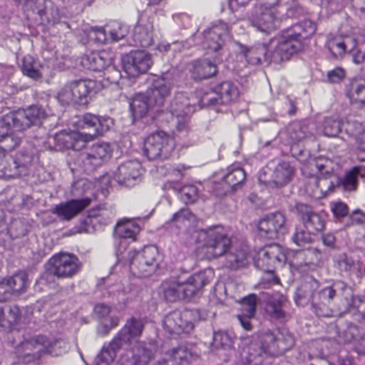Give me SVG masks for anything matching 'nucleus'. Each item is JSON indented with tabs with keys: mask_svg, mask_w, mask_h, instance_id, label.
Segmentation results:
<instances>
[{
	"mask_svg": "<svg viewBox=\"0 0 365 365\" xmlns=\"http://www.w3.org/2000/svg\"><path fill=\"white\" fill-rule=\"evenodd\" d=\"M257 296L250 294L242 299L240 313L237 314V319L241 326L247 331L252 329L250 320L254 318L256 313Z\"/></svg>",
	"mask_w": 365,
	"mask_h": 365,
	"instance_id": "nucleus-35",
	"label": "nucleus"
},
{
	"mask_svg": "<svg viewBox=\"0 0 365 365\" xmlns=\"http://www.w3.org/2000/svg\"><path fill=\"white\" fill-rule=\"evenodd\" d=\"M361 169L359 167H354L346 172L344 177L339 180L338 186L345 191H354L357 187V179L361 175Z\"/></svg>",
	"mask_w": 365,
	"mask_h": 365,
	"instance_id": "nucleus-49",
	"label": "nucleus"
},
{
	"mask_svg": "<svg viewBox=\"0 0 365 365\" xmlns=\"http://www.w3.org/2000/svg\"><path fill=\"white\" fill-rule=\"evenodd\" d=\"M31 162L30 156H25L24 160L19 158L16 160L9 155L0 156V176L16 178L26 175Z\"/></svg>",
	"mask_w": 365,
	"mask_h": 365,
	"instance_id": "nucleus-21",
	"label": "nucleus"
},
{
	"mask_svg": "<svg viewBox=\"0 0 365 365\" xmlns=\"http://www.w3.org/2000/svg\"><path fill=\"white\" fill-rule=\"evenodd\" d=\"M70 82L66 83L57 93V99L63 105L76 104Z\"/></svg>",
	"mask_w": 365,
	"mask_h": 365,
	"instance_id": "nucleus-56",
	"label": "nucleus"
},
{
	"mask_svg": "<svg viewBox=\"0 0 365 365\" xmlns=\"http://www.w3.org/2000/svg\"><path fill=\"white\" fill-rule=\"evenodd\" d=\"M6 280L13 294L26 292L28 286V277L26 272L21 271L18 272L12 277L6 278Z\"/></svg>",
	"mask_w": 365,
	"mask_h": 365,
	"instance_id": "nucleus-48",
	"label": "nucleus"
},
{
	"mask_svg": "<svg viewBox=\"0 0 365 365\" xmlns=\"http://www.w3.org/2000/svg\"><path fill=\"white\" fill-rule=\"evenodd\" d=\"M227 266L232 269H238L248 262V252L245 248L230 252L226 255Z\"/></svg>",
	"mask_w": 365,
	"mask_h": 365,
	"instance_id": "nucleus-50",
	"label": "nucleus"
},
{
	"mask_svg": "<svg viewBox=\"0 0 365 365\" xmlns=\"http://www.w3.org/2000/svg\"><path fill=\"white\" fill-rule=\"evenodd\" d=\"M318 288V281L312 277H309L299 288V294L302 297L309 299L317 314L324 316V314L318 312L317 308L320 309L321 305H328L335 297L336 290L333 287H327L317 292Z\"/></svg>",
	"mask_w": 365,
	"mask_h": 365,
	"instance_id": "nucleus-8",
	"label": "nucleus"
},
{
	"mask_svg": "<svg viewBox=\"0 0 365 365\" xmlns=\"http://www.w3.org/2000/svg\"><path fill=\"white\" fill-rule=\"evenodd\" d=\"M329 177H311L306 185V190L313 197H323L334 190V183L330 179L331 174L329 173Z\"/></svg>",
	"mask_w": 365,
	"mask_h": 365,
	"instance_id": "nucleus-31",
	"label": "nucleus"
},
{
	"mask_svg": "<svg viewBox=\"0 0 365 365\" xmlns=\"http://www.w3.org/2000/svg\"><path fill=\"white\" fill-rule=\"evenodd\" d=\"M90 202L88 198L71 200L56 205L52 212L61 220L69 221L87 207Z\"/></svg>",
	"mask_w": 365,
	"mask_h": 365,
	"instance_id": "nucleus-26",
	"label": "nucleus"
},
{
	"mask_svg": "<svg viewBox=\"0 0 365 365\" xmlns=\"http://www.w3.org/2000/svg\"><path fill=\"white\" fill-rule=\"evenodd\" d=\"M106 28L110 42L123 38L128 33L126 26L118 21L110 22Z\"/></svg>",
	"mask_w": 365,
	"mask_h": 365,
	"instance_id": "nucleus-53",
	"label": "nucleus"
},
{
	"mask_svg": "<svg viewBox=\"0 0 365 365\" xmlns=\"http://www.w3.org/2000/svg\"><path fill=\"white\" fill-rule=\"evenodd\" d=\"M130 262V269L133 275L146 277L154 273L158 267L160 256L155 246L145 247L141 251L128 250L127 256H122Z\"/></svg>",
	"mask_w": 365,
	"mask_h": 365,
	"instance_id": "nucleus-4",
	"label": "nucleus"
},
{
	"mask_svg": "<svg viewBox=\"0 0 365 365\" xmlns=\"http://www.w3.org/2000/svg\"><path fill=\"white\" fill-rule=\"evenodd\" d=\"M175 148L173 138L164 132H157L148 136L144 142L143 153L149 160L167 158Z\"/></svg>",
	"mask_w": 365,
	"mask_h": 365,
	"instance_id": "nucleus-7",
	"label": "nucleus"
},
{
	"mask_svg": "<svg viewBox=\"0 0 365 365\" xmlns=\"http://www.w3.org/2000/svg\"><path fill=\"white\" fill-rule=\"evenodd\" d=\"M272 39L270 40L268 46L266 44H257L250 48L241 47V57L245 58L247 61L252 65H258L262 62H273L274 63H280L281 62H276L274 61L273 51L271 47Z\"/></svg>",
	"mask_w": 365,
	"mask_h": 365,
	"instance_id": "nucleus-24",
	"label": "nucleus"
},
{
	"mask_svg": "<svg viewBox=\"0 0 365 365\" xmlns=\"http://www.w3.org/2000/svg\"><path fill=\"white\" fill-rule=\"evenodd\" d=\"M323 133L325 136L334 138L339 133L342 135V119L327 118L322 125Z\"/></svg>",
	"mask_w": 365,
	"mask_h": 365,
	"instance_id": "nucleus-52",
	"label": "nucleus"
},
{
	"mask_svg": "<svg viewBox=\"0 0 365 365\" xmlns=\"http://www.w3.org/2000/svg\"><path fill=\"white\" fill-rule=\"evenodd\" d=\"M294 254L292 250H285L279 245L274 244L260 249L254 257L255 264L263 270H269L277 264L289 262L293 264L290 259Z\"/></svg>",
	"mask_w": 365,
	"mask_h": 365,
	"instance_id": "nucleus-6",
	"label": "nucleus"
},
{
	"mask_svg": "<svg viewBox=\"0 0 365 365\" xmlns=\"http://www.w3.org/2000/svg\"><path fill=\"white\" fill-rule=\"evenodd\" d=\"M214 93L218 98L209 100L211 104L215 103H228L235 100L239 96L237 87L231 81H224L217 85L214 89Z\"/></svg>",
	"mask_w": 365,
	"mask_h": 365,
	"instance_id": "nucleus-34",
	"label": "nucleus"
},
{
	"mask_svg": "<svg viewBox=\"0 0 365 365\" xmlns=\"http://www.w3.org/2000/svg\"><path fill=\"white\" fill-rule=\"evenodd\" d=\"M130 108L135 119L144 117L150 109L155 108L148 96L136 95L130 102Z\"/></svg>",
	"mask_w": 365,
	"mask_h": 365,
	"instance_id": "nucleus-41",
	"label": "nucleus"
},
{
	"mask_svg": "<svg viewBox=\"0 0 365 365\" xmlns=\"http://www.w3.org/2000/svg\"><path fill=\"white\" fill-rule=\"evenodd\" d=\"M181 197L185 202H195L198 196L197 188L193 185H184L180 189Z\"/></svg>",
	"mask_w": 365,
	"mask_h": 365,
	"instance_id": "nucleus-59",
	"label": "nucleus"
},
{
	"mask_svg": "<svg viewBox=\"0 0 365 365\" xmlns=\"http://www.w3.org/2000/svg\"><path fill=\"white\" fill-rule=\"evenodd\" d=\"M140 228L133 220L123 219L118 222L115 227V234L120 238L136 240Z\"/></svg>",
	"mask_w": 365,
	"mask_h": 365,
	"instance_id": "nucleus-43",
	"label": "nucleus"
},
{
	"mask_svg": "<svg viewBox=\"0 0 365 365\" xmlns=\"http://www.w3.org/2000/svg\"><path fill=\"white\" fill-rule=\"evenodd\" d=\"M259 234L262 237L275 239L287 232L285 216L279 212H274L261 219L258 223Z\"/></svg>",
	"mask_w": 365,
	"mask_h": 365,
	"instance_id": "nucleus-15",
	"label": "nucleus"
},
{
	"mask_svg": "<svg viewBox=\"0 0 365 365\" xmlns=\"http://www.w3.org/2000/svg\"><path fill=\"white\" fill-rule=\"evenodd\" d=\"M113 58L114 53L110 51L92 52L83 58L82 64L89 70L100 72L110 67Z\"/></svg>",
	"mask_w": 365,
	"mask_h": 365,
	"instance_id": "nucleus-27",
	"label": "nucleus"
},
{
	"mask_svg": "<svg viewBox=\"0 0 365 365\" xmlns=\"http://www.w3.org/2000/svg\"><path fill=\"white\" fill-rule=\"evenodd\" d=\"M81 123L82 128L93 130L92 133H88L93 135L95 138L109 129L110 124H112V120L109 118H100L96 115L86 113L82 117Z\"/></svg>",
	"mask_w": 365,
	"mask_h": 365,
	"instance_id": "nucleus-32",
	"label": "nucleus"
},
{
	"mask_svg": "<svg viewBox=\"0 0 365 365\" xmlns=\"http://www.w3.org/2000/svg\"><path fill=\"white\" fill-rule=\"evenodd\" d=\"M233 344L232 336L223 331H219L214 333L213 345L216 348H222L224 349H230Z\"/></svg>",
	"mask_w": 365,
	"mask_h": 365,
	"instance_id": "nucleus-55",
	"label": "nucleus"
},
{
	"mask_svg": "<svg viewBox=\"0 0 365 365\" xmlns=\"http://www.w3.org/2000/svg\"><path fill=\"white\" fill-rule=\"evenodd\" d=\"M264 350L257 344H251L242 353V360L246 365H259L263 361Z\"/></svg>",
	"mask_w": 365,
	"mask_h": 365,
	"instance_id": "nucleus-46",
	"label": "nucleus"
},
{
	"mask_svg": "<svg viewBox=\"0 0 365 365\" xmlns=\"http://www.w3.org/2000/svg\"><path fill=\"white\" fill-rule=\"evenodd\" d=\"M23 359L25 362L38 359L46 353L59 355L66 351L67 344L61 339H53L44 335H37L21 344Z\"/></svg>",
	"mask_w": 365,
	"mask_h": 365,
	"instance_id": "nucleus-3",
	"label": "nucleus"
},
{
	"mask_svg": "<svg viewBox=\"0 0 365 365\" xmlns=\"http://www.w3.org/2000/svg\"><path fill=\"white\" fill-rule=\"evenodd\" d=\"M292 239L299 247H305L312 242L310 231L307 230V228L302 225L296 227L295 232Z\"/></svg>",
	"mask_w": 365,
	"mask_h": 365,
	"instance_id": "nucleus-54",
	"label": "nucleus"
},
{
	"mask_svg": "<svg viewBox=\"0 0 365 365\" xmlns=\"http://www.w3.org/2000/svg\"><path fill=\"white\" fill-rule=\"evenodd\" d=\"M155 352L153 344L137 341L120 356L119 363L120 365H148L154 359Z\"/></svg>",
	"mask_w": 365,
	"mask_h": 365,
	"instance_id": "nucleus-11",
	"label": "nucleus"
},
{
	"mask_svg": "<svg viewBox=\"0 0 365 365\" xmlns=\"http://www.w3.org/2000/svg\"><path fill=\"white\" fill-rule=\"evenodd\" d=\"M346 96L353 103L365 106V80L352 79L348 86Z\"/></svg>",
	"mask_w": 365,
	"mask_h": 365,
	"instance_id": "nucleus-42",
	"label": "nucleus"
},
{
	"mask_svg": "<svg viewBox=\"0 0 365 365\" xmlns=\"http://www.w3.org/2000/svg\"><path fill=\"white\" fill-rule=\"evenodd\" d=\"M212 276L213 272L209 269L187 278L173 277L162 283L161 293L165 299L170 302L190 299L209 283Z\"/></svg>",
	"mask_w": 365,
	"mask_h": 365,
	"instance_id": "nucleus-2",
	"label": "nucleus"
},
{
	"mask_svg": "<svg viewBox=\"0 0 365 365\" xmlns=\"http://www.w3.org/2000/svg\"><path fill=\"white\" fill-rule=\"evenodd\" d=\"M316 29L314 22L304 19L284 31L281 36L272 38L274 61L283 62L289 60L293 54L302 48V40L312 36Z\"/></svg>",
	"mask_w": 365,
	"mask_h": 365,
	"instance_id": "nucleus-1",
	"label": "nucleus"
},
{
	"mask_svg": "<svg viewBox=\"0 0 365 365\" xmlns=\"http://www.w3.org/2000/svg\"><path fill=\"white\" fill-rule=\"evenodd\" d=\"M197 358L192 347L180 346L165 354L160 360H165V365H189Z\"/></svg>",
	"mask_w": 365,
	"mask_h": 365,
	"instance_id": "nucleus-30",
	"label": "nucleus"
},
{
	"mask_svg": "<svg viewBox=\"0 0 365 365\" xmlns=\"http://www.w3.org/2000/svg\"><path fill=\"white\" fill-rule=\"evenodd\" d=\"M153 19L146 16H142L133 30L134 41L142 47H148L153 44Z\"/></svg>",
	"mask_w": 365,
	"mask_h": 365,
	"instance_id": "nucleus-29",
	"label": "nucleus"
},
{
	"mask_svg": "<svg viewBox=\"0 0 365 365\" xmlns=\"http://www.w3.org/2000/svg\"><path fill=\"white\" fill-rule=\"evenodd\" d=\"M214 293L219 300H224L227 296V287L222 282L216 284L214 288Z\"/></svg>",
	"mask_w": 365,
	"mask_h": 365,
	"instance_id": "nucleus-64",
	"label": "nucleus"
},
{
	"mask_svg": "<svg viewBox=\"0 0 365 365\" xmlns=\"http://www.w3.org/2000/svg\"><path fill=\"white\" fill-rule=\"evenodd\" d=\"M118 344H114L113 338L107 346H104L96 359V365H110L115 359L117 351L123 346L120 342Z\"/></svg>",
	"mask_w": 365,
	"mask_h": 365,
	"instance_id": "nucleus-44",
	"label": "nucleus"
},
{
	"mask_svg": "<svg viewBox=\"0 0 365 365\" xmlns=\"http://www.w3.org/2000/svg\"><path fill=\"white\" fill-rule=\"evenodd\" d=\"M13 293L6 278L0 279V302H6L11 298Z\"/></svg>",
	"mask_w": 365,
	"mask_h": 365,
	"instance_id": "nucleus-61",
	"label": "nucleus"
},
{
	"mask_svg": "<svg viewBox=\"0 0 365 365\" xmlns=\"http://www.w3.org/2000/svg\"><path fill=\"white\" fill-rule=\"evenodd\" d=\"M76 104L84 105L88 96L94 89L96 83L91 80H79L70 82Z\"/></svg>",
	"mask_w": 365,
	"mask_h": 365,
	"instance_id": "nucleus-38",
	"label": "nucleus"
},
{
	"mask_svg": "<svg viewBox=\"0 0 365 365\" xmlns=\"http://www.w3.org/2000/svg\"><path fill=\"white\" fill-rule=\"evenodd\" d=\"M46 113L39 106H32L26 110L9 113L4 115L6 123H13L16 130H23L32 125H37L41 120L45 118Z\"/></svg>",
	"mask_w": 365,
	"mask_h": 365,
	"instance_id": "nucleus-9",
	"label": "nucleus"
},
{
	"mask_svg": "<svg viewBox=\"0 0 365 365\" xmlns=\"http://www.w3.org/2000/svg\"><path fill=\"white\" fill-rule=\"evenodd\" d=\"M229 36V26L227 24L220 21L212 28L203 33L202 47L217 51L221 48L224 38Z\"/></svg>",
	"mask_w": 365,
	"mask_h": 365,
	"instance_id": "nucleus-23",
	"label": "nucleus"
},
{
	"mask_svg": "<svg viewBox=\"0 0 365 365\" xmlns=\"http://www.w3.org/2000/svg\"><path fill=\"white\" fill-rule=\"evenodd\" d=\"M94 313L99 318H104L110 313V307L105 304H98L94 307Z\"/></svg>",
	"mask_w": 365,
	"mask_h": 365,
	"instance_id": "nucleus-63",
	"label": "nucleus"
},
{
	"mask_svg": "<svg viewBox=\"0 0 365 365\" xmlns=\"http://www.w3.org/2000/svg\"><path fill=\"white\" fill-rule=\"evenodd\" d=\"M112 153L110 145L106 143H96L82 155V163L86 172H92L108 160Z\"/></svg>",
	"mask_w": 365,
	"mask_h": 365,
	"instance_id": "nucleus-16",
	"label": "nucleus"
},
{
	"mask_svg": "<svg viewBox=\"0 0 365 365\" xmlns=\"http://www.w3.org/2000/svg\"><path fill=\"white\" fill-rule=\"evenodd\" d=\"M345 76V71L339 67H336L327 73V79L330 83H338Z\"/></svg>",
	"mask_w": 365,
	"mask_h": 365,
	"instance_id": "nucleus-62",
	"label": "nucleus"
},
{
	"mask_svg": "<svg viewBox=\"0 0 365 365\" xmlns=\"http://www.w3.org/2000/svg\"><path fill=\"white\" fill-rule=\"evenodd\" d=\"M190 71L195 80H202L213 76L217 69L215 63L208 60H197L191 63Z\"/></svg>",
	"mask_w": 365,
	"mask_h": 365,
	"instance_id": "nucleus-39",
	"label": "nucleus"
},
{
	"mask_svg": "<svg viewBox=\"0 0 365 365\" xmlns=\"http://www.w3.org/2000/svg\"><path fill=\"white\" fill-rule=\"evenodd\" d=\"M297 210L302 214L303 225L307 229H312L313 231H321L324 228V221L321 217L312 211L304 204H298Z\"/></svg>",
	"mask_w": 365,
	"mask_h": 365,
	"instance_id": "nucleus-40",
	"label": "nucleus"
},
{
	"mask_svg": "<svg viewBox=\"0 0 365 365\" xmlns=\"http://www.w3.org/2000/svg\"><path fill=\"white\" fill-rule=\"evenodd\" d=\"M173 87V81L168 73L154 79L151 86L148 90V97L155 107L163 106L165 100L170 96Z\"/></svg>",
	"mask_w": 365,
	"mask_h": 365,
	"instance_id": "nucleus-19",
	"label": "nucleus"
},
{
	"mask_svg": "<svg viewBox=\"0 0 365 365\" xmlns=\"http://www.w3.org/2000/svg\"><path fill=\"white\" fill-rule=\"evenodd\" d=\"M365 128V125L354 115H348L342 119V136L346 141L355 140Z\"/></svg>",
	"mask_w": 365,
	"mask_h": 365,
	"instance_id": "nucleus-37",
	"label": "nucleus"
},
{
	"mask_svg": "<svg viewBox=\"0 0 365 365\" xmlns=\"http://www.w3.org/2000/svg\"><path fill=\"white\" fill-rule=\"evenodd\" d=\"M58 278L56 271H55L53 266L48 261L45 265L44 272L36 280L35 284V289L41 292L43 290V286H52L55 284V279Z\"/></svg>",
	"mask_w": 365,
	"mask_h": 365,
	"instance_id": "nucleus-47",
	"label": "nucleus"
},
{
	"mask_svg": "<svg viewBox=\"0 0 365 365\" xmlns=\"http://www.w3.org/2000/svg\"><path fill=\"white\" fill-rule=\"evenodd\" d=\"M144 329V322L141 319L131 317L114 337V344L120 342L123 345L131 344L139 338Z\"/></svg>",
	"mask_w": 365,
	"mask_h": 365,
	"instance_id": "nucleus-25",
	"label": "nucleus"
},
{
	"mask_svg": "<svg viewBox=\"0 0 365 365\" xmlns=\"http://www.w3.org/2000/svg\"><path fill=\"white\" fill-rule=\"evenodd\" d=\"M335 266L341 272H351L355 269L356 264L349 258L346 254H340L335 257L334 259Z\"/></svg>",
	"mask_w": 365,
	"mask_h": 365,
	"instance_id": "nucleus-57",
	"label": "nucleus"
},
{
	"mask_svg": "<svg viewBox=\"0 0 365 365\" xmlns=\"http://www.w3.org/2000/svg\"><path fill=\"white\" fill-rule=\"evenodd\" d=\"M93 135L78 131H61L54 137L56 145L60 148L80 150L86 143L93 140Z\"/></svg>",
	"mask_w": 365,
	"mask_h": 365,
	"instance_id": "nucleus-20",
	"label": "nucleus"
},
{
	"mask_svg": "<svg viewBox=\"0 0 365 365\" xmlns=\"http://www.w3.org/2000/svg\"><path fill=\"white\" fill-rule=\"evenodd\" d=\"M90 40L98 43H106L110 41L106 26L104 28H92L88 32Z\"/></svg>",
	"mask_w": 365,
	"mask_h": 365,
	"instance_id": "nucleus-58",
	"label": "nucleus"
},
{
	"mask_svg": "<svg viewBox=\"0 0 365 365\" xmlns=\"http://www.w3.org/2000/svg\"><path fill=\"white\" fill-rule=\"evenodd\" d=\"M58 274V279L71 278L80 270L81 263L73 254L61 252L48 260Z\"/></svg>",
	"mask_w": 365,
	"mask_h": 365,
	"instance_id": "nucleus-14",
	"label": "nucleus"
},
{
	"mask_svg": "<svg viewBox=\"0 0 365 365\" xmlns=\"http://www.w3.org/2000/svg\"><path fill=\"white\" fill-rule=\"evenodd\" d=\"M141 174L140 163L137 160H131L121 163L113 176L119 185L133 187L140 181Z\"/></svg>",
	"mask_w": 365,
	"mask_h": 365,
	"instance_id": "nucleus-18",
	"label": "nucleus"
},
{
	"mask_svg": "<svg viewBox=\"0 0 365 365\" xmlns=\"http://www.w3.org/2000/svg\"><path fill=\"white\" fill-rule=\"evenodd\" d=\"M191 314L190 311L170 312L164 319V329L170 334L189 333L194 328L193 323L190 320Z\"/></svg>",
	"mask_w": 365,
	"mask_h": 365,
	"instance_id": "nucleus-17",
	"label": "nucleus"
},
{
	"mask_svg": "<svg viewBox=\"0 0 365 365\" xmlns=\"http://www.w3.org/2000/svg\"><path fill=\"white\" fill-rule=\"evenodd\" d=\"M331 210L334 214L335 218H336L337 220H341L344 218L349 213L348 206L341 201L331 202Z\"/></svg>",
	"mask_w": 365,
	"mask_h": 365,
	"instance_id": "nucleus-60",
	"label": "nucleus"
},
{
	"mask_svg": "<svg viewBox=\"0 0 365 365\" xmlns=\"http://www.w3.org/2000/svg\"><path fill=\"white\" fill-rule=\"evenodd\" d=\"M245 180V173L238 165H232L227 168V173L224 176V181L236 190Z\"/></svg>",
	"mask_w": 365,
	"mask_h": 365,
	"instance_id": "nucleus-45",
	"label": "nucleus"
},
{
	"mask_svg": "<svg viewBox=\"0 0 365 365\" xmlns=\"http://www.w3.org/2000/svg\"><path fill=\"white\" fill-rule=\"evenodd\" d=\"M264 294L267 297L265 307L267 314L274 319L284 318L285 313L282 307L287 302L286 297L279 292H274L272 294L266 292Z\"/></svg>",
	"mask_w": 365,
	"mask_h": 365,
	"instance_id": "nucleus-36",
	"label": "nucleus"
},
{
	"mask_svg": "<svg viewBox=\"0 0 365 365\" xmlns=\"http://www.w3.org/2000/svg\"><path fill=\"white\" fill-rule=\"evenodd\" d=\"M21 131L14 129L13 123H6L4 116L0 123V148L9 152L19 146L22 138Z\"/></svg>",
	"mask_w": 365,
	"mask_h": 365,
	"instance_id": "nucleus-28",
	"label": "nucleus"
},
{
	"mask_svg": "<svg viewBox=\"0 0 365 365\" xmlns=\"http://www.w3.org/2000/svg\"><path fill=\"white\" fill-rule=\"evenodd\" d=\"M153 63L151 56L144 51H132L122 57L123 69L132 78L145 73Z\"/></svg>",
	"mask_w": 365,
	"mask_h": 365,
	"instance_id": "nucleus-12",
	"label": "nucleus"
},
{
	"mask_svg": "<svg viewBox=\"0 0 365 365\" xmlns=\"http://www.w3.org/2000/svg\"><path fill=\"white\" fill-rule=\"evenodd\" d=\"M280 21L277 4L264 3L257 5L252 16V24L257 30L270 34L276 30Z\"/></svg>",
	"mask_w": 365,
	"mask_h": 365,
	"instance_id": "nucleus-5",
	"label": "nucleus"
},
{
	"mask_svg": "<svg viewBox=\"0 0 365 365\" xmlns=\"http://www.w3.org/2000/svg\"><path fill=\"white\" fill-rule=\"evenodd\" d=\"M327 46L333 56L342 57L346 53L354 51L356 41L349 36H334L329 38Z\"/></svg>",
	"mask_w": 365,
	"mask_h": 365,
	"instance_id": "nucleus-33",
	"label": "nucleus"
},
{
	"mask_svg": "<svg viewBox=\"0 0 365 365\" xmlns=\"http://www.w3.org/2000/svg\"><path fill=\"white\" fill-rule=\"evenodd\" d=\"M295 168L288 162L280 161L272 169L269 180L259 173V180L265 185L283 187L289 183L295 175Z\"/></svg>",
	"mask_w": 365,
	"mask_h": 365,
	"instance_id": "nucleus-22",
	"label": "nucleus"
},
{
	"mask_svg": "<svg viewBox=\"0 0 365 365\" xmlns=\"http://www.w3.org/2000/svg\"><path fill=\"white\" fill-rule=\"evenodd\" d=\"M201 235L207 254L213 257H217L226 253L231 244L230 239L226 235L223 227L220 226L202 230Z\"/></svg>",
	"mask_w": 365,
	"mask_h": 365,
	"instance_id": "nucleus-10",
	"label": "nucleus"
},
{
	"mask_svg": "<svg viewBox=\"0 0 365 365\" xmlns=\"http://www.w3.org/2000/svg\"><path fill=\"white\" fill-rule=\"evenodd\" d=\"M171 115L175 118L176 128L179 132L187 131L189 118L195 110L190 99L182 93H178L172 101L170 107Z\"/></svg>",
	"mask_w": 365,
	"mask_h": 365,
	"instance_id": "nucleus-13",
	"label": "nucleus"
},
{
	"mask_svg": "<svg viewBox=\"0 0 365 365\" xmlns=\"http://www.w3.org/2000/svg\"><path fill=\"white\" fill-rule=\"evenodd\" d=\"M23 73L31 78L38 79L41 77L39 63L31 56L24 57L21 64Z\"/></svg>",
	"mask_w": 365,
	"mask_h": 365,
	"instance_id": "nucleus-51",
	"label": "nucleus"
}]
</instances>
